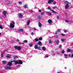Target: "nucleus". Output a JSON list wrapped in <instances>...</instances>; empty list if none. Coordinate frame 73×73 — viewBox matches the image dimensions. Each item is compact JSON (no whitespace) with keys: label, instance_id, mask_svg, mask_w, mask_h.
Returning <instances> with one entry per match:
<instances>
[{"label":"nucleus","instance_id":"obj_1","mask_svg":"<svg viewBox=\"0 0 73 73\" xmlns=\"http://www.w3.org/2000/svg\"><path fill=\"white\" fill-rule=\"evenodd\" d=\"M64 3L65 4H66L65 5V9H68V8L69 7V4L70 3L67 1H65Z\"/></svg>","mask_w":73,"mask_h":73},{"label":"nucleus","instance_id":"obj_2","mask_svg":"<svg viewBox=\"0 0 73 73\" xmlns=\"http://www.w3.org/2000/svg\"><path fill=\"white\" fill-rule=\"evenodd\" d=\"M15 23L14 21H12L11 23H10L9 27L10 28H13L15 27Z\"/></svg>","mask_w":73,"mask_h":73},{"label":"nucleus","instance_id":"obj_3","mask_svg":"<svg viewBox=\"0 0 73 73\" xmlns=\"http://www.w3.org/2000/svg\"><path fill=\"white\" fill-rule=\"evenodd\" d=\"M14 48L16 49H17L18 50H21V47L20 46L18 47L16 46L14 47Z\"/></svg>","mask_w":73,"mask_h":73},{"label":"nucleus","instance_id":"obj_4","mask_svg":"<svg viewBox=\"0 0 73 73\" xmlns=\"http://www.w3.org/2000/svg\"><path fill=\"white\" fill-rule=\"evenodd\" d=\"M48 23L50 24V25H52V21L50 19L48 20Z\"/></svg>","mask_w":73,"mask_h":73},{"label":"nucleus","instance_id":"obj_5","mask_svg":"<svg viewBox=\"0 0 73 73\" xmlns=\"http://www.w3.org/2000/svg\"><path fill=\"white\" fill-rule=\"evenodd\" d=\"M11 67H8V66H6L5 67V69L6 70H8V69H11Z\"/></svg>","mask_w":73,"mask_h":73},{"label":"nucleus","instance_id":"obj_6","mask_svg":"<svg viewBox=\"0 0 73 73\" xmlns=\"http://www.w3.org/2000/svg\"><path fill=\"white\" fill-rule=\"evenodd\" d=\"M7 65H9V66H12V63L11 62H9L7 64Z\"/></svg>","mask_w":73,"mask_h":73},{"label":"nucleus","instance_id":"obj_7","mask_svg":"<svg viewBox=\"0 0 73 73\" xmlns=\"http://www.w3.org/2000/svg\"><path fill=\"white\" fill-rule=\"evenodd\" d=\"M54 1V0H48V4H50L51 2H53Z\"/></svg>","mask_w":73,"mask_h":73},{"label":"nucleus","instance_id":"obj_8","mask_svg":"<svg viewBox=\"0 0 73 73\" xmlns=\"http://www.w3.org/2000/svg\"><path fill=\"white\" fill-rule=\"evenodd\" d=\"M6 57L7 58H11V55L9 54H8L6 56Z\"/></svg>","mask_w":73,"mask_h":73},{"label":"nucleus","instance_id":"obj_9","mask_svg":"<svg viewBox=\"0 0 73 73\" xmlns=\"http://www.w3.org/2000/svg\"><path fill=\"white\" fill-rule=\"evenodd\" d=\"M18 16L20 18H22L23 17V15L21 14H19L18 15Z\"/></svg>","mask_w":73,"mask_h":73},{"label":"nucleus","instance_id":"obj_10","mask_svg":"<svg viewBox=\"0 0 73 73\" xmlns=\"http://www.w3.org/2000/svg\"><path fill=\"white\" fill-rule=\"evenodd\" d=\"M38 44L39 45H40V46H42V44L41 42L40 41L38 42Z\"/></svg>","mask_w":73,"mask_h":73},{"label":"nucleus","instance_id":"obj_11","mask_svg":"<svg viewBox=\"0 0 73 73\" xmlns=\"http://www.w3.org/2000/svg\"><path fill=\"white\" fill-rule=\"evenodd\" d=\"M15 65H17V64H19V62H18V61H17V60H15Z\"/></svg>","mask_w":73,"mask_h":73},{"label":"nucleus","instance_id":"obj_12","mask_svg":"<svg viewBox=\"0 0 73 73\" xmlns=\"http://www.w3.org/2000/svg\"><path fill=\"white\" fill-rule=\"evenodd\" d=\"M37 18L38 19H39V20H42V18H41V17L40 16H38V17Z\"/></svg>","mask_w":73,"mask_h":73},{"label":"nucleus","instance_id":"obj_13","mask_svg":"<svg viewBox=\"0 0 73 73\" xmlns=\"http://www.w3.org/2000/svg\"><path fill=\"white\" fill-rule=\"evenodd\" d=\"M47 15H52V13L50 12H46Z\"/></svg>","mask_w":73,"mask_h":73},{"label":"nucleus","instance_id":"obj_14","mask_svg":"<svg viewBox=\"0 0 73 73\" xmlns=\"http://www.w3.org/2000/svg\"><path fill=\"white\" fill-rule=\"evenodd\" d=\"M38 26L40 27H42V24H41V23L40 22L38 23Z\"/></svg>","mask_w":73,"mask_h":73},{"label":"nucleus","instance_id":"obj_15","mask_svg":"<svg viewBox=\"0 0 73 73\" xmlns=\"http://www.w3.org/2000/svg\"><path fill=\"white\" fill-rule=\"evenodd\" d=\"M18 31L19 32H23L24 30H23V29H19Z\"/></svg>","mask_w":73,"mask_h":73},{"label":"nucleus","instance_id":"obj_16","mask_svg":"<svg viewBox=\"0 0 73 73\" xmlns=\"http://www.w3.org/2000/svg\"><path fill=\"white\" fill-rule=\"evenodd\" d=\"M42 49L43 50H44V51H45V50H46V48H45V46H43L42 47Z\"/></svg>","mask_w":73,"mask_h":73},{"label":"nucleus","instance_id":"obj_17","mask_svg":"<svg viewBox=\"0 0 73 73\" xmlns=\"http://www.w3.org/2000/svg\"><path fill=\"white\" fill-rule=\"evenodd\" d=\"M19 64H23V62L22 61L19 60Z\"/></svg>","mask_w":73,"mask_h":73},{"label":"nucleus","instance_id":"obj_18","mask_svg":"<svg viewBox=\"0 0 73 73\" xmlns=\"http://www.w3.org/2000/svg\"><path fill=\"white\" fill-rule=\"evenodd\" d=\"M3 13L4 15V16H5V17H6V14L7 13V12L5 11H4L3 12Z\"/></svg>","mask_w":73,"mask_h":73},{"label":"nucleus","instance_id":"obj_19","mask_svg":"<svg viewBox=\"0 0 73 73\" xmlns=\"http://www.w3.org/2000/svg\"><path fill=\"white\" fill-rule=\"evenodd\" d=\"M4 52H3L1 53V57H4Z\"/></svg>","mask_w":73,"mask_h":73},{"label":"nucleus","instance_id":"obj_20","mask_svg":"<svg viewBox=\"0 0 73 73\" xmlns=\"http://www.w3.org/2000/svg\"><path fill=\"white\" fill-rule=\"evenodd\" d=\"M30 24V21L29 20L27 21V25H29Z\"/></svg>","mask_w":73,"mask_h":73},{"label":"nucleus","instance_id":"obj_21","mask_svg":"<svg viewBox=\"0 0 73 73\" xmlns=\"http://www.w3.org/2000/svg\"><path fill=\"white\" fill-rule=\"evenodd\" d=\"M19 58L18 57V56H14V60H16V59H17V58Z\"/></svg>","mask_w":73,"mask_h":73},{"label":"nucleus","instance_id":"obj_22","mask_svg":"<svg viewBox=\"0 0 73 73\" xmlns=\"http://www.w3.org/2000/svg\"><path fill=\"white\" fill-rule=\"evenodd\" d=\"M27 6H28V4H26L25 5L24 7H25V8H28V7H27Z\"/></svg>","mask_w":73,"mask_h":73},{"label":"nucleus","instance_id":"obj_23","mask_svg":"<svg viewBox=\"0 0 73 73\" xmlns=\"http://www.w3.org/2000/svg\"><path fill=\"white\" fill-rule=\"evenodd\" d=\"M51 10V11L53 13H57V12H56V11H54L53 10Z\"/></svg>","mask_w":73,"mask_h":73},{"label":"nucleus","instance_id":"obj_24","mask_svg":"<svg viewBox=\"0 0 73 73\" xmlns=\"http://www.w3.org/2000/svg\"><path fill=\"white\" fill-rule=\"evenodd\" d=\"M34 48L36 49H37L38 48V46H37V45H35Z\"/></svg>","mask_w":73,"mask_h":73},{"label":"nucleus","instance_id":"obj_25","mask_svg":"<svg viewBox=\"0 0 73 73\" xmlns=\"http://www.w3.org/2000/svg\"><path fill=\"white\" fill-rule=\"evenodd\" d=\"M60 42V41L58 40L56 41V44L57 45H58V44H59V43Z\"/></svg>","mask_w":73,"mask_h":73},{"label":"nucleus","instance_id":"obj_26","mask_svg":"<svg viewBox=\"0 0 73 73\" xmlns=\"http://www.w3.org/2000/svg\"><path fill=\"white\" fill-rule=\"evenodd\" d=\"M66 23H68L69 24H70V21H69L68 20H66Z\"/></svg>","mask_w":73,"mask_h":73},{"label":"nucleus","instance_id":"obj_27","mask_svg":"<svg viewBox=\"0 0 73 73\" xmlns=\"http://www.w3.org/2000/svg\"><path fill=\"white\" fill-rule=\"evenodd\" d=\"M0 29H3V27L1 25H0Z\"/></svg>","mask_w":73,"mask_h":73},{"label":"nucleus","instance_id":"obj_28","mask_svg":"<svg viewBox=\"0 0 73 73\" xmlns=\"http://www.w3.org/2000/svg\"><path fill=\"white\" fill-rule=\"evenodd\" d=\"M29 46H30V47H32V46H33V44L31 43L29 44Z\"/></svg>","mask_w":73,"mask_h":73},{"label":"nucleus","instance_id":"obj_29","mask_svg":"<svg viewBox=\"0 0 73 73\" xmlns=\"http://www.w3.org/2000/svg\"><path fill=\"white\" fill-rule=\"evenodd\" d=\"M42 40V37H40L39 38V41H41Z\"/></svg>","mask_w":73,"mask_h":73},{"label":"nucleus","instance_id":"obj_30","mask_svg":"<svg viewBox=\"0 0 73 73\" xmlns=\"http://www.w3.org/2000/svg\"><path fill=\"white\" fill-rule=\"evenodd\" d=\"M35 41H36V42L37 41H38V39H37V38H35Z\"/></svg>","mask_w":73,"mask_h":73},{"label":"nucleus","instance_id":"obj_31","mask_svg":"<svg viewBox=\"0 0 73 73\" xmlns=\"http://www.w3.org/2000/svg\"><path fill=\"white\" fill-rule=\"evenodd\" d=\"M67 50L68 52H70V49H68Z\"/></svg>","mask_w":73,"mask_h":73},{"label":"nucleus","instance_id":"obj_32","mask_svg":"<svg viewBox=\"0 0 73 73\" xmlns=\"http://www.w3.org/2000/svg\"><path fill=\"white\" fill-rule=\"evenodd\" d=\"M41 13L42 15H45V13H44V12H42Z\"/></svg>","mask_w":73,"mask_h":73},{"label":"nucleus","instance_id":"obj_33","mask_svg":"<svg viewBox=\"0 0 73 73\" xmlns=\"http://www.w3.org/2000/svg\"><path fill=\"white\" fill-rule=\"evenodd\" d=\"M24 42H25L26 43H27V42H28V40H25L24 41Z\"/></svg>","mask_w":73,"mask_h":73},{"label":"nucleus","instance_id":"obj_34","mask_svg":"<svg viewBox=\"0 0 73 73\" xmlns=\"http://www.w3.org/2000/svg\"><path fill=\"white\" fill-rule=\"evenodd\" d=\"M56 4V1H55L53 2V5H55Z\"/></svg>","mask_w":73,"mask_h":73},{"label":"nucleus","instance_id":"obj_35","mask_svg":"<svg viewBox=\"0 0 73 73\" xmlns=\"http://www.w3.org/2000/svg\"><path fill=\"white\" fill-rule=\"evenodd\" d=\"M49 42L50 43V44H51V43H52V40H49Z\"/></svg>","mask_w":73,"mask_h":73},{"label":"nucleus","instance_id":"obj_36","mask_svg":"<svg viewBox=\"0 0 73 73\" xmlns=\"http://www.w3.org/2000/svg\"><path fill=\"white\" fill-rule=\"evenodd\" d=\"M64 55L65 57H67L68 56V55H67V54H64Z\"/></svg>","mask_w":73,"mask_h":73},{"label":"nucleus","instance_id":"obj_37","mask_svg":"<svg viewBox=\"0 0 73 73\" xmlns=\"http://www.w3.org/2000/svg\"><path fill=\"white\" fill-rule=\"evenodd\" d=\"M38 49V50H41V48H40V47H38V48H37Z\"/></svg>","mask_w":73,"mask_h":73},{"label":"nucleus","instance_id":"obj_38","mask_svg":"<svg viewBox=\"0 0 73 73\" xmlns=\"http://www.w3.org/2000/svg\"><path fill=\"white\" fill-rule=\"evenodd\" d=\"M47 9H50V10L51 11V10H52V9H50V8L49 7H48V8H47Z\"/></svg>","mask_w":73,"mask_h":73},{"label":"nucleus","instance_id":"obj_39","mask_svg":"<svg viewBox=\"0 0 73 73\" xmlns=\"http://www.w3.org/2000/svg\"><path fill=\"white\" fill-rule=\"evenodd\" d=\"M61 40L62 41H64V40H65V39L64 38L61 39Z\"/></svg>","mask_w":73,"mask_h":73},{"label":"nucleus","instance_id":"obj_40","mask_svg":"<svg viewBox=\"0 0 73 73\" xmlns=\"http://www.w3.org/2000/svg\"><path fill=\"white\" fill-rule=\"evenodd\" d=\"M60 31H61V30L60 29H59L57 30V32H60Z\"/></svg>","mask_w":73,"mask_h":73},{"label":"nucleus","instance_id":"obj_41","mask_svg":"<svg viewBox=\"0 0 73 73\" xmlns=\"http://www.w3.org/2000/svg\"><path fill=\"white\" fill-rule=\"evenodd\" d=\"M62 53H65V51L64 50H62Z\"/></svg>","mask_w":73,"mask_h":73},{"label":"nucleus","instance_id":"obj_42","mask_svg":"<svg viewBox=\"0 0 73 73\" xmlns=\"http://www.w3.org/2000/svg\"><path fill=\"white\" fill-rule=\"evenodd\" d=\"M62 36H66V35L65 34H62Z\"/></svg>","mask_w":73,"mask_h":73},{"label":"nucleus","instance_id":"obj_43","mask_svg":"<svg viewBox=\"0 0 73 73\" xmlns=\"http://www.w3.org/2000/svg\"><path fill=\"white\" fill-rule=\"evenodd\" d=\"M17 42H20V40L19 39H17L16 41Z\"/></svg>","mask_w":73,"mask_h":73},{"label":"nucleus","instance_id":"obj_44","mask_svg":"<svg viewBox=\"0 0 73 73\" xmlns=\"http://www.w3.org/2000/svg\"><path fill=\"white\" fill-rule=\"evenodd\" d=\"M59 48H61V47H62V46L61 45H60L59 46Z\"/></svg>","mask_w":73,"mask_h":73},{"label":"nucleus","instance_id":"obj_45","mask_svg":"<svg viewBox=\"0 0 73 73\" xmlns=\"http://www.w3.org/2000/svg\"><path fill=\"white\" fill-rule=\"evenodd\" d=\"M3 64H5L6 63V61H3Z\"/></svg>","mask_w":73,"mask_h":73},{"label":"nucleus","instance_id":"obj_46","mask_svg":"<svg viewBox=\"0 0 73 73\" xmlns=\"http://www.w3.org/2000/svg\"><path fill=\"white\" fill-rule=\"evenodd\" d=\"M67 15H68V14H67V13H65V16H67Z\"/></svg>","mask_w":73,"mask_h":73},{"label":"nucleus","instance_id":"obj_47","mask_svg":"<svg viewBox=\"0 0 73 73\" xmlns=\"http://www.w3.org/2000/svg\"><path fill=\"white\" fill-rule=\"evenodd\" d=\"M38 12H41V10H40V9H39L38 10Z\"/></svg>","mask_w":73,"mask_h":73},{"label":"nucleus","instance_id":"obj_48","mask_svg":"<svg viewBox=\"0 0 73 73\" xmlns=\"http://www.w3.org/2000/svg\"><path fill=\"white\" fill-rule=\"evenodd\" d=\"M15 60H14L13 61H11V62H15Z\"/></svg>","mask_w":73,"mask_h":73},{"label":"nucleus","instance_id":"obj_49","mask_svg":"<svg viewBox=\"0 0 73 73\" xmlns=\"http://www.w3.org/2000/svg\"><path fill=\"white\" fill-rule=\"evenodd\" d=\"M56 17H57V19H59V18H60V17L58 16H57Z\"/></svg>","mask_w":73,"mask_h":73},{"label":"nucleus","instance_id":"obj_50","mask_svg":"<svg viewBox=\"0 0 73 73\" xmlns=\"http://www.w3.org/2000/svg\"><path fill=\"white\" fill-rule=\"evenodd\" d=\"M31 35H34V33L32 32L31 33Z\"/></svg>","mask_w":73,"mask_h":73},{"label":"nucleus","instance_id":"obj_51","mask_svg":"<svg viewBox=\"0 0 73 73\" xmlns=\"http://www.w3.org/2000/svg\"><path fill=\"white\" fill-rule=\"evenodd\" d=\"M70 52L71 53H72V52H73V50H70Z\"/></svg>","mask_w":73,"mask_h":73},{"label":"nucleus","instance_id":"obj_52","mask_svg":"<svg viewBox=\"0 0 73 73\" xmlns=\"http://www.w3.org/2000/svg\"><path fill=\"white\" fill-rule=\"evenodd\" d=\"M19 4H20L22 3V2H19Z\"/></svg>","mask_w":73,"mask_h":73},{"label":"nucleus","instance_id":"obj_53","mask_svg":"<svg viewBox=\"0 0 73 73\" xmlns=\"http://www.w3.org/2000/svg\"><path fill=\"white\" fill-rule=\"evenodd\" d=\"M45 57L46 58V57H49V56H45Z\"/></svg>","mask_w":73,"mask_h":73},{"label":"nucleus","instance_id":"obj_54","mask_svg":"<svg viewBox=\"0 0 73 73\" xmlns=\"http://www.w3.org/2000/svg\"><path fill=\"white\" fill-rule=\"evenodd\" d=\"M34 31H36L37 29H34Z\"/></svg>","mask_w":73,"mask_h":73},{"label":"nucleus","instance_id":"obj_55","mask_svg":"<svg viewBox=\"0 0 73 73\" xmlns=\"http://www.w3.org/2000/svg\"><path fill=\"white\" fill-rule=\"evenodd\" d=\"M64 32H65V33H66L67 32V31H66V30H65L64 31Z\"/></svg>","mask_w":73,"mask_h":73},{"label":"nucleus","instance_id":"obj_56","mask_svg":"<svg viewBox=\"0 0 73 73\" xmlns=\"http://www.w3.org/2000/svg\"><path fill=\"white\" fill-rule=\"evenodd\" d=\"M71 57H73V54L71 55Z\"/></svg>","mask_w":73,"mask_h":73},{"label":"nucleus","instance_id":"obj_57","mask_svg":"<svg viewBox=\"0 0 73 73\" xmlns=\"http://www.w3.org/2000/svg\"><path fill=\"white\" fill-rule=\"evenodd\" d=\"M55 33L56 34H57V31Z\"/></svg>","mask_w":73,"mask_h":73},{"label":"nucleus","instance_id":"obj_58","mask_svg":"<svg viewBox=\"0 0 73 73\" xmlns=\"http://www.w3.org/2000/svg\"><path fill=\"white\" fill-rule=\"evenodd\" d=\"M11 2H9V3H8V4H11Z\"/></svg>","mask_w":73,"mask_h":73},{"label":"nucleus","instance_id":"obj_59","mask_svg":"<svg viewBox=\"0 0 73 73\" xmlns=\"http://www.w3.org/2000/svg\"><path fill=\"white\" fill-rule=\"evenodd\" d=\"M18 44H20H20H20V42H19V43H18Z\"/></svg>","mask_w":73,"mask_h":73},{"label":"nucleus","instance_id":"obj_60","mask_svg":"<svg viewBox=\"0 0 73 73\" xmlns=\"http://www.w3.org/2000/svg\"><path fill=\"white\" fill-rule=\"evenodd\" d=\"M22 44H24V43L23 42V43H22Z\"/></svg>","mask_w":73,"mask_h":73},{"label":"nucleus","instance_id":"obj_61","mask_svg":"<svg viewBox=\"0 0 73 73\" xmlns=\"http://www.w3.org/2000/svg\"><path fill=\"white\" fill-rule=\"evenodd\" d=\"M1 33H0V35H1Z\"/></svg>","mask_w":73,"mask_h":73},{"label":"nucleus","instance_id":"obj_62","mask_svg":"<svg viewBox=\"0 0 73 73\" xmlns=\"http://www.w3.org/2000/svg\"><path fill=\"white\" fill-rule=\"evenodd\" d=\"M35 9H36V7L35 8Z\"/></svg>","mask_w":73,"mask_h":73},{"label":"nucleus","instance_id":"obj_63","mask_svg":"<svg viewBox=\"0 0 73 73\" xmlns=\"http://www.w3.org/2000/svg\"><path fill=\"white\" fill-rule=\"evenodd\" d=\"M56 7V8H57V7Z\"/></svg>","mask_w":73,"mask_h":73}]
</instances>
